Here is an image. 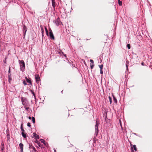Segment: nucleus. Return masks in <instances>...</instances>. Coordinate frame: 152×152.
Here are the masks:
<instances>
[{"label": "nucleus", "mask_w": 152, "mask_h": 152, "mask_svg": "<svg viewBox=\"0 0 152 152\" xmlns=\"http://www.w3.org/2000/svg\"><path fill=\"white\" fill-rule=\"evenodd\" d=\"M1 152H3V151H1Z\"/></svg>", "instance_id": "62"}, {"label": "nucleus", "mask_w": 152, "mask_h": 152, "mask_svg": "<svg viewBox=\"0 0 152 152\" xmlns=\"http://www.w3.org/2000/svg\"><path fill=\"white\" fill-rule=\"evenodd\" d=\"M35 79L36 83L37 84L39 83L40 80V78L39 77V75H38L37 76H35Z\"/></svg>", "instance_id": "9"}, {"label": "nucleus", "mask_w": 152, "mask_h": 152, "mask_svg": "<svg viewBox=\"0 0 152 152\" xmlns=\"http://www.w3.org/2000/svg\"><path fill=\"white\" fill-rule=\"evenodd\" d=\"M63 56H64L65 57V58H66L67 57V56L66 55V54H64V55H63Z\"/></svg>", "instance_id": "48"}, {"label": "nucleus", "mask_w": 152, "mask_h": 152, "mask_svg": "<svg viewBox=\"0 0 152 152\" xmlns=\"http://www.w3.org/2000/svg\"><path fill=\"white\" fill-rule=\"evenodd\" d=\"M49 36L50 38L53 40H54L55 39V37L53 35V33H49Z\"/></svg>", "instance_id": "11"}, {"label": "nucleus", "mask_w": 152, "mask_h": 152, "mask_svg": "<svg viewBox=\"0 0 152 152\" xmlns=\"http://www.w3.org/2000/svg\"><path fill=\"white\" fill-rule=\"evenodd\" d=\"M23 123H22L20 125V129L22 131V132H25V130L23 129Z\"/></svg>", "instance_id": "15"}, {"label": "nucleus", "mask_w": 152, "mask_h": 152, "mask_svg": "<svg viewBox=\"0 0 152 152\" xmlns=\"http://www.w3.org/2000/svg\"><path fill=\"white\" fill-rule=\"evenodd\" d=\"M102 56H103V55H100V56L101 57H102Z\"/></svg>", "instance_id": "58"}, {"label": "nucleus", "mask_w": 152, "mask_h": 152, "mask_svg": "<svg viewBox=\"0 0 152 152\" xmlns=\"http://www.w3.org/2000/svg\"><path fill=\"white\" fill-rule=\"evenodd\" d=\"M100 73L101 74H103V72L102 71V69H100Z\"/></svg>", "instance_id": "39"}, {"label": "nucleus", "mask_w": 152, "mask_h": 152, "mask_svg": "<svg viewBox=\"0 0 152 152\" xmlns=\"http://www.w3.org/2000/svg\"><path fill=\"white\" fill-rule=\"evenodd\" d=\"M33 136L34 137L35 139L36 140L37 139H39V136L37 134L35 133H33Z\"/></svg>", "instance_id": "12"}, {"label": "nucleus", "mask_w": 152, "mask_h": 152, "mask_svg": "<svg viewBox=\"0 0 152 152\" xmlns=\"http://www.w3.org/2000/svg\"><path fill=\"white\" fill-rule=\"evenodd\" d=\"M40 26V28H41V30L42 33H44V30L43 26L42 25H41Z\"/></svg>", "instance_id": "23"}, {"label": "nucleus", "mask_w": 152, "mask_h": 152, "mask_svg": "<svg viewBox=\"0 0 152 152\" xmlns=\"http://www.w3.org/2000/svg\"><path fill=\"white\" fill-rule=\"evenodd\" d=\"M10 68H11L9 66V70H8V73H11Z\"/></svg>", "instance_id": "36"}, {"label": "nucleus", "mask_w": 152, "mask_h": 152, "mask_svg": "<svg viewBox=\"0 0 152 152\" xmlns=\"http://www.w3.org/2000/svg\"><path fill=\"white\" fill-rule=\"evenodd\" d=\"M126 63H127L128 64L129 63V61H126Z\"/></svg>", "instance_id": "55"}, {"label": "nucleus", "mask_w": 152, "mask_h": 152, "mask_svg": "<svg viewBox=\"0 0 152 152\" xmlns=\"http://www.w3.org/2000/svg\"><path fill=\"white\" fill-rule=\"evenodd\" d=\"M12 74L11 73H8V77H11Z\"/></svg>", "instance_id": "37"}, {"label": "nucleus", "mask_w": 152, "mask_h": 152, "mask_svg": "<svg viewBox=\"0 0 152 152\" xmlns=\"http://www.w3.org/2000/svg\"><path fill=\"white\" fill-rule=\"evenodd\" d=\"M29 91L31 92V93L33 94V95L34 96V97L35 98L36 96H35V94L34 92V91H33V90H32L31 89H30Z\"/></svg>", "instance_id": "22"}, {"label": "nucleus", "mask_w": 152, "mask_h": 152, "mask_svg": "<svg viewBox=\"0 0 152 152\" xmlns=\"http://www.w3.org/2000/svg\"><path fill=\"white\" fill-rule=\"evenodd\" d=\"M54 22L55 23L56 26H58L60 24V22L61 23L60 20V19L59 18H57L54 21Z\"/></svg>", "instance_id": "5"}, {"label": "nucleus", "mask_w": 152, "mask_h": 152, "mask_svg": "<svg viewBox=\"0 0 152 152\" xmlns=\"http://www.w3.org/2000/svg\"><path fill=\"white\" fill-rule=\"evenodd\" d=\"M99 122L96 120V124L95 126V133L94 134V135H96V136H97L99 132V129H98V126L99 125Z\"/></svg>", "instance_id": "2"}, {"label": "nucleus", "mask_w": 152, "mask_h": 152, "mask_svg": "<svg viewBox=\"0 0 152 152\" xmlns=\"http://www.w3.org/2000/svg\"><path fill=\"white\" fill-rule=\"evenodd\" d=\"M68 62L69 63V64H70V65H71V63L70 62L69 60H68Z\"/></svg>", "instance_id": "50"}, {"label": "nucleus", "mask_w": 152, "mask_h": 152, "mask_svg": "<svg viewBox=\"0 0 152 152\" xmlns=\"http://www.w3.org/2000/svg\"><path fill=\"white\" fill-rule=\"evenodd\" d=\"M27 126H28L29 127H30L31 126V125L30 124V123L29 122H28L27 123Z\"/></svg>", "instance_id": "35"}, {"label": "nucleus", "mask_w": 152, "mask_h": 152, "mask_svg": "<svg viewBox=\"0 0 152 152\" xmlns=\"http://www.w3.org/2000/svg\"><path fill=\"white\" fill-rule=\"evenodd\" d=\"M55 3L56 2L55 0H52V6L54 8V10H55V7H56Z\"/></svg>", "instance_id": "13"}, {"label": "nucleus", "mask_w": 152, "mask_h": 152, "mask_svg": "<svg viewBox=\"0 0 152 152\" xmlns=\"http://www.w3.org/2000/svg\"><path fill=\"white\" fill-rule=\"evenodd\" d=\"M132 54H133V55H137V54L136 53H134V52H132Z\"/></svg>", "instance_id": "46"}, {"label": "nucleus", "mask_w": 152, "mask_h": 152, "mask_svg": "<svg viewBox=\"0 0 152 152\" xmlns=\"http://www.w3.org/2000/svg\"><path fill=\"white\" fill-rule=\"evenodd\" d=\"M141 64L142 66H144V65H145V64H144V62H142L141 63Z\"/></svg>", "instance_id": "41"}, {"label": "nucleus", "mask_w": 152, "mask_h": 152, "mask_svg": "<svg viewBox=\"0 0 152 152\" xmlns=\"http://www.w3.org/2000/svg\"><path fill=\"white\" fill-rule=\"evenodd\" d=\"M20 149L23 148V145L22 143H20L19 144Z\"/></svg>", "instance_id": "24"}, {"label": "nucleus", "mask_w": 152, "mask_h": 152, "mask_svg": "<svg viewBox=\"0 0 152 152\" xmlns=\"http://www.w3.org/2000/svg\"><path fill=\"white\" fill-rule=\"evenodd\" d=\"M25 78L26 82L29 84H28V85H31L32 86V83L31 82V78H28L26 77Z\"/></svg>", "instance_id": "6"}, {"label": "nucleus", "mask_w": 152, "mask_h": 152, "mask_svg": "<svg viewBox=\"0 0 152 152\" xmlns=\"http://www.w3.org/2000/svg\"><path fill=\"white\" fill-rule=\"evenodd\" d=\"M120 125H121V129H123V128H122V126H121V123H120Z\"/></svg>", "instance_id": "59"}, {"label": "nucleus", "mask_w": 152, "mask_h": 152, "mask_svg": "<svg viewBox=\"0 0 152 152\" xmlns=\"http://www.w3.org/2000/svg\"><path fill=\"white\" fill-rule=\"evenodd\" d=\"M45 32L46 33V34L47 35V36H49V33L48 32V29H47V28L46 26L45 27Z\"/></svg>", "instance_id": "20"}, {"label": "nucleus", "mask_w": 152, "mask_h": 152, "mask_svg": "<svg viewBox=\"0 0 152 152\" xmlns=\"http://www.w3.org/2000/svg\"><path fill=\"white\" fill-rule=\"evenodd\" d=\"M6 132L7 134V133H10L9 130L8 129H7L6 130Z\"/></svg>", "instance_id": "40"}, {"label": "nucleus", "mask_w": 152, "mask_h": 152, "mask_svg": "<svg viewBox=\"0 0 152 152\" xmlns=\"http://www.w3.org/2000/svg\"><path fill=\"white\" fill-rule=\"evenodd\" d=\"M25 109L27 110H28L29 109V107H25Z\"/></svg>", "instance_id": "43"}, {"label": "nucleus", "mask_w": 152, "mask_h": 152, "mask_svg": "<svg viewBox=\"0 0 152 152\" xmlns=\"http://www.w3.org/2000/svg\"><path fill=\"white\" fill-rule=\"evenodd\" d=\"M40 141L42 143L45 145L46 147H48V145L47 142H45V140L43 139H41L40 140Z\"/></svg>", "instance_id": "8"}, {"label": "nucleus", "mask_w": 152, "mask_h": 152, "mask_svg": "<svg viewBox=\"0 0 152 152\" xmlns=\"http://www.w3.org/2000/svg\"><path fill=\"white\" fill-rule=\"evenodd\" d=\"M21 134L24 138H25L27 137V134L25 132H21Z\"/></svg>", "instance_id": "17"}, {"label": "nucleus", "mask_w": 152, "mask_h": 152, "mask_svg": "<svg viewBox=\"0 0 152 152\" xmlns=\"http://www.w3.org/2000/svg\"><path fill=\"white\" fill-rule=\"evenodd\" d=\"M63 90H62V91H61V93H62V94L63 93Z\"/></svg>", "instance_id": "60"}, {"label": "nucleus", "mask_w": 152, "mask_h": 152, "mask_svg": "<svg viewBox=\"0 0 152 152\" xmlns=\"http://www.w3.org/2000/svg\"><path fill=\"white\" fill-rule=\"evenodd\" d=\"M104 114H106V116H105V121L106 122H107V120H106V119H107L108 120V119L107 118V111L106 110V109H104Z\"/></svg>", "instance_id": "16"}, {"label": "nucleus", "mask_w": 152, "mask_h": 152, "mask_svg": "<svg viewBox=\"0 0 152 152\" xmlns=\"http://www.w3.org/2000/svg\"><path fill=\"white\" fill-rule=\"evenodd\" d=\"M23 84L24 85H27V83H26V82L25 80H24L23 81Z\"/></svg>", "instance_id": "30"}, {"label": "nucleus", "mask_w": 152, "mask_h": 152, "mask_svg": "<svg viewBox=\"0 0 152 152\" xmlns=\"http://www.w3.org/2000/svg\"><path fill=\"white\" fill-rule=\"evenodd\" d=\"M20 149V151L21 152H23V148H21Z\"/></svg>", "instance_id": "47"}, {"label": "nucleus", "mask_w": 152, "mask_h": 152, "mask_svg": "<svg viewBox=\"0 0 152 152\" xmlns=\"http://www.w3.org/2000/svg\"><path fill=\"white\" fill-rule=\"evenodd\" d=\"M3 148H4V147H2L1 148V151H3Z\"/></svg>", "instance_id": "52"}, {"label": "nucleus", "mask_w": 152, "mask_h": 152, "mask_svg": "<svg viewBox=\"0 0 152 152\" xmlns=\"http://www.w3.org/2000/svg\"><path fill=\"white\" fill-rule=\"evenodd\" d=\"M35 142L40 147H41L42 146V145H41L40 142H39L37 140H36V141Z\"/></svg>", "instance_id": "21"}, {"label": "nucleus", "mask_w": 152, "mask_h": 152, "mask_svg": "<svg viewBox=\"0 0 152 152\" xmlns=\"http://www.w3.org/2000/svg\"><path fill=\"white\" fill-rule=\"evenodd\" d=\"M61 53L62 54H63V55L64 54L63 52H61Z\"/></svg>", "instance_id": "57"}, {"label": "nucleus", "mask_w": 152, "mask_h": 152, "mask_svg": "<svg viewBox=\"0 0 152 152\" xmlns=\"http://www.w3.org/2000/svg\"><path fill=\"white\" fill-rule=\"evenodd\" d=\"M21 100L23 105L24 106H27L28 104V101L25 98L22 97Z\"/></svg>", "instance_id": "4"}, {"label": "nucleus", "mask_w": 152, "mask_h": 152, "mask_svg": "<svg viewBox=\"0 0 152 152\" xmlns=\"http://www.w3.org/2000/svg\"><path fill=\"white\" fill-rule=\"evenodd\" d=\"M68 82H69V83H70V81H69Z\"/></svg>", "instance_id": "61"}, {"label": "nucleus", "mask_w": 152, "mask_h": 152, "mask_svg": "<svg viewBox=\"0 0 152 152\" xmlns=\"http://www.w3.org/2000/svg\"><path fill=\"white\" fill-rule=\"evenodd\" d=\"M109 98L110 100V104H111L112 103V99L111 97L110 96H109Z\"/></svg>", "instance_id": "29"}, {"label": "nucleus", "mask_w": 152, "mask_h": 152, "mask_svg": "<svg viewBox=\"0 0 152 152\" xmlns=\"http://www.w3.org/2000/svg\"><path fill=\"white\" fill-rule=\"evenodd\" d=\"M99 66L100 69H102L103 65V64L100 65H99Z\"/></svg>", "instance_id": "28"}, {"label": "nucleus", "mask_w": 152, "mask_h": 152, "mask_svg": "<svg viewBox=\"0 0 152 152\" xmlns=\"http://www.w3.org/2000/svg\"><path fill=\"white\" fill-rule=\"evenodd\" d=\"M29 148H32L33 149L32 152H38L36 149L32 145H29Z\"/></svg>", "instance_id": "10"}, {"label": "nucleus", "mask_w": 152, "mask_h": 152, "mask_svg": "<svg viewBox=\"0 0 152 152\" xmlns=\"http://www.w3.org/2000/svg\"><path fill=\"white\" fill-rule=\"evenodd\" d=\"M133 134H134L135 135H137V134H136L135 133H133Z\"/></svg>", "instance_id": "54"}, {"label": "nucleus", "mask_w": 152, "mask_h": 152, "mask_svg": "<svg viewBox=\"0 0 152 152\" xmlns=\"http://www.w3.org/2000/svg\"><path fill=\"white\" fill-rule=\"evenodd\" d=\"M31 118H32V121L33 123L34 124L35 123V118L34 117H33V116H32V118H31L30 116H29L28 117V118L29 120H31Z\"/></svg>", "instance_id": "14"}, {"label": "nucleus", "mask_w": 152, "mask_h": 152, "mask_svg": "<svg viewBox=\"0 0 152 152\" xmlns=\"http://www.w3.org/2000/svg\"><path fill=\"white\" fill-rule=\"evenodd\" d=\"M132 146H133V148L135 151H137V149L136 148V145H132V144H131V152H134Z\"/></svg>", "instance_id": "7"}, {"label": "nucleus", "mask_w": 152, "mask_h": 152, "mask_svg": "<svg viewBox=\"0 0 152 152\" xmlns=\"http://www.w3.org/2000/svg\"><path fill=\"white\" fill-rule=\"evenodd\" d=\"M7 140L8 141H10V137H7Z\"/></svg>", "instance_id": "45"}, {"label": "nucleus", "mask_w": 152, "mask_h": 152, "mask_svg": "<svg viewBox=\"0 0 152 152\" xmlns=\"http://www.w3.org/2000/svg\"><path fill=\"white\" fill-rule=\"evenodd\" d=\"M7 59V58H6L4 60V64H6V60Z\"/></svg>", "instance_id": "38"}, {"label": "nucleus", "mask_w": 152, "mask_h": 152, "mask_svg": "<svg viewBox=\"0 0 152 152\" xmlns=\"http://www.w3.org/2000/svg\"><path fill=\"white\" fill-rule=\"evenodd\" d=\"M118 4L119 6H121L122 5V2L120 0H118Z\"/></svg>", "instance_id": "25"}, {"label": "nucleus", "mask_w": 152, "mask_h": 152, "mask_svg": "<svg viewBox=\"0 0 152 152\" xmlns=\"http://www.w3.org/2000/svg\"><path fill=\"white\" fill-rule=\"evenodd\" d=\"M42 37H43L44 36V33H42Z\"/></svg>", "instance_id": "53"}, {"label": "nucleus", "mask_w": 152, "mask_h": 152, "mask_svg": "<svg viewBox=\"0 0 152 152\" xmlns=\"http://www.w3.org/2000/svg\"><path fill=\"white\" fill-rule=\"evenodd\" d=\"M8 82L9 83H11V81L12 80V79L11 77H8Z\"/></svg>", "instance_id": "26"}, {"label": "nucleus", "mask_w": 152, "mask_h": 152, "mask_svg": "<svg viewBox=\"0 0 152 152\" xmlns=\"http://www.w3.org/2000/svg\"><path fill=\"white\" fill-rule=\"evenodd\" d=\"M113 100L114 101V102L115 104H117V101L116 98V97L114 96V95H112Z\"/></svg>", "instance_id": "18"}, {"label": "nucleus", "mask_w": 152, "mask_h": 152, "mask_svg": "<svg viewBox=\"0 0 152 152\" xmlns=\"http://www.w3.org/2000/svg\"><path fill=\"white\" fill-rule=\"evenodd\" d=\"M90 61L91 62L90 64H94V61L93 60L91 59Z\"/></svg>", "instance_id": "31"}, {"label": "nucleus", "mask_w": 152, "mask_h": 152, "mask_svg": "<svg viewBox=\"0 0 152 152\" xmlns=\"http://www.w3.org/2000/svg\"><path fill=\"white\" fill-rule=\"evenodd\" d=\"M49 33H53V32H52L51 28H49Z\"/></svg>", "instance_id": "33"}, {"label": "nucleus", "mask_w": 152, "mask_h": 152, "mask_svg": "<svg viewBox=\"0 0 152 152\" xmlns=\"http://www.w3.org/2000/svg\"><path fill=\"white\" fill-rule=\"evenodd\" d=\"M96 140H98L97 139H96L95 137H94V138L93 139L94 142L96 143Z\"/></svg>", "instance_id": "32"}, {"label": "nucleus", "mask_w": 152, "mask_h": 152, "mask_svg": "<svg viewBox=\"0 0 152 152\" xmlns=\"http://www.w3.org/2000/svg\"><path fill=\"white\" fill-rule=\"evenodd\" d=\"M126 47L128 49H130L131 48V45L129 44H128L126 45Z\"/></svg>", "instance_id": "27"}, {"label": "nucleus", "mask_w": 152, "mask_h": 152, "mask_svg": "<svg viewBox=\"0 0 152 152\" xmlns=\"http://www.w3.org/2000/svg\"><path fill=\"white\" fill-rule=\"evenodd\" d=\"M90 67H91V69H92L94 67V64H90Z\"/></svg>", "instance_id": "34"}, {"label": "nucleus", "mask_w": 152, "mask_h": 152, "mask_svg": "<svg viewBox=\"0 0 152 152\" xmlns=\"http://www.w3.org/2000/svg\"><path fill=\"white\" fill-rule=\"evenodd\" d=\"M1 145L2 147H4V143L3 142H2L1 143Z\"/></svg>", "instance_id": "44"}, {"label": "nucleus", "mask_w": 152, "mask_h": 152, "mask_svg": "<svg viewBox=\"0 0 152 152\" xmlns=\"http://www.w3.org/2000/svg\"><path fill=\"white\" fill-rule=\"evenodd\" d=\"M100 59L101 60V58H100Z\"/></svg>", "instance_id": "63"}, {"label": "nucleus", "mask_w": 152, "mask_h": 152, "mask_svg": "<svg viewBox=\"0 0 152 152\" xmlns=\"http://www.w3.org/2000/svg\"><path fill=\"white\" fill-rule=\"evenodd\" d=\"M7 137H10V133H7Z\"/></svg>", "instance_id": "42"}, {"label": "nucleus", "mask_w": 152, "mask_h": 152, "mask_svg": "<svg viewBox=\"0 0 152 152\" xmlns=\"http://www.w3.org/2000/svg\"><path fill=\"white\" fill-rule=\"evenodd\" d=\"M27 28L26 26L25 25H23V38L24 39H25V36L26 34V32L27 31Z\"/></svg>", "instance_id": "3"}, {"label": "nucleus", "mask_w": 152, "mask_h": 152, "mask_svg": "<svg viewBox=\"0 0 152 152\" xmlns=\"http://www.w3.org/2000/svg\"><path fill=\"white\" fill-rule=\"evenodd\" d=\"M19 62L20 65V71L23 72L25 69V64L23 60L19 61Z\"/></svg>", "instance_id": "1"}, {"label": "nucleus", "mask_w": 152, "mask_h": 152, "mask_svg": "<svg viewBox=\"0 0 152 152\" xmlns=\"http://www.w3.org/2000/svg\"><path fill=\"white\" fill-rule=\"evenodd\" d=\"M45 32L46 33V34L47 35V36H49V33L48 32V29H47V28L46 26L45 27Z\"/></svg>", "instance_id": "19"}, {"label": "nucleus", "mask_w": 152, "mask_h": 152, "mask_svg": "<svg viewBox=\"0 0 152 152\" xmlns=\"http://www.w3.org/2000/svg\"><path fill=\"white\" fill-rule=\"evenodd\" d=\"M126 69L128 70V66L127 65V64H126Z\"/></svg>", "instance_id": "51"}, {"label": "nucleus", "mask_w": 152, "mask_h": 152, "mask_svg": "<svg viewBox=\"0 0 152 152\" xmlns=\"http://www.w3.org/2000/svg\"><path fill=\"white\" fill-rule=\"evenodd\" d=\"M71 65H72V67H75V65L74 64H72Z\"/></svg>", "instance_id": "49"}, {"label": "nucleus", "mask_w": 152, "mask_h": 152, "mask_svg": "<svg viewBox=\"0 0 152 152\" xmlns=\"http://www.w3.org/2000/svg\"><path fill=\"white\" fill-rule=\"evenodd\" d=\"M54 152H56V151L55 149H54Z\"/></svg>", "instance_id": "56"}]
</instances>
